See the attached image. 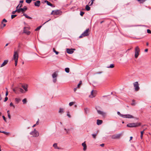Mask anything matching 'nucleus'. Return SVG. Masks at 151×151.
<instances>
[{
  "label": "nucleus",
  "instance_id": "2eb2a0df",
  "mask_svg": "<svg viewBox=\"0 0 151 151\" xmlns=\"http://www.w3.org/2000/svg\"><path fill=\"white\" fill-rule=\"evenodd\" d=\"M40 1L38 0L35 2V5L36 6H39L40 5Z\"/></svg>",
  "mask_w": 151,
  "mask_h": 151
},
{
  "label": "nucleus",
  "instance_id": "9b49d317",
  "mask_svg": "<svg viewBox=\"0 0 151 151\" xmlns=\"http://www.w3.org/2000/svg\"><path fill=\"white\" fill-rule=\"evenodd\" d=\"M73 50H75L74 49H69L68 48L67 49L66 51L69 54H72L73 52Z\"/></svg>",
  "mask_w": 151,
  "mask_h": 151
},
{
  "label": "nucleus",
  "instance_id": "4be33fe9",
  "mask_svg": "<svg viewBox=\"0 0 151 151\" xmlns=\"http://www.w3.org/2000/svg\"><path fill=\"white\" fill-rule=\"evenodd\" d=\"M13 91L15 93H17V91H19V88L16 87L13 89Z\"/></svg>",
  "mask_w": 151,
  "mask_h": 151
},
{
  "label": "nucleus",
  "instance_id": "f704fd0d",
  "mask_svg": "<svg viewBox=\"0 0 151 151\" xmlns=\"http://www.w3.org/2000/svg\"><path fill=\"white\" fill-rule=\"evenodd\" d=\"M114 64H111L109 67H108V68H114Z\"/></svg>",
  "mask_w": 151,
  "mask_h": 151
},
{
  "label": "nucleus",
  "instance_id": "864d4df0",
  "mask_svg": "<svg viewBox=\"0 0 151 151\" xmlns=\"http://www.w3.org/2000/svg\"><path fill=\"white\" fill-rule=\"evenodd\" d=\"M147 32L148 33H151V31L149 29H147Z\"/></svg>",
  "mask_w": 151,
  "mask_h": 151
},
{
  "label": "nucleus",
  "instance_id": "de8ad7c7",
  "mask_svg": "<svg viewBox=\"0 0 151 151\" xmlns=\"http://www.w3.org/2000/svg\"><path fill=\"white\" fill-rule=\"evenodd\" d=\"M97 134H92V137L93 138H96Z\"/></svg>",
  "mask_w": 151,
  "mask_h": 151
},
{
  "label": "nucleus",
  "instance_id": "58836bf2",
  "mask_svg": "<svg viewBox=\"0 0 151 151\" xmlns=\"http://www.w3.org/2000/svg\"><path fill=\"white\" fill-rule=\"evenodd\" d=\"M22 102L23 104H26L27 102V100L26 99H24L22 100Z\"/></svg>",
  "mask_w": 151,
  "mask_h": 151
},
{
  "label": "nucleus",
  "instance_id": "72a5a7b5",
  "mask_svg": "<svg viewBox=\"0 0 151 151\" xmlns=\"http://www.w3.org/2000/svg\"><path fill=\"white\" fill-rule=\"evenodd\" d=\"M2 133L5 134L6 135H9L10 134V133L9 132H6L4 131H2Z\"/></svg>",
  "mask_w": 151,
  "mask_h": 151
},
{
  "label": "nucleus",
  "instance_id": "20e7f679",
  "mask_svg": "<svg viewBox=\"0 0 151 151\" xmlns=\"http://www.w3.org/2000/svg\"><path fill=\"white\" fill-rule=\"evenodd\" d=\"M140 52V49L138 46H137L135 48V55L134 57L136 58H137L139 55V53Z\"/></svg>",
  "mask_w": 151,
  "mask_h": 151
},
{
  "label": "nucleus",
  "instance_id": "bb28decb",
  "mask_svg": "<svg viewBox=\"0 0 151 151\" xmlns=\"http://www.w3.org/2000/svg\"><path fill=\"white\" fill-rule=\"evenodd\" d=\"M82 83V81H79V83L77 85V88H80V86H81V85Z\"/></svg>",
  "mask_w": 151,
  "mask_h": 151
},
{
  "label": "nucleus",
  "instance_id": "7ed1b4c3",
  "mask_svg": "<svg viewBox=\"0 0 151 151\" xmlns=\"http://www.w3.org/2000/svg\"><path fill=\"white\" fill-rule=\"evenodd\" d=\"M13 58L15 60V65L16 66L18 62V54L17 51H15L13 55Z\"/></svg>",
  "mask_w": 151,
  "mask_h": 151
},
{
  "label": "nucleus",
  "instance_id": "6ab92c4d",
  "mask_svg": "<svg viewBox=\"0 0 151 151\" xmlns=\"http://www.w3.org/2000/svg\"><path fill=\"white\" fill-rule=\"evenodd\" d=\"M19 5H20V4H19L16 7L17 12L18 13H20L21 12H22L21 8H19V9H18V8H19Z\"/></svg>",
  "mask_w": 151,
  "mask_h": 151
},
{
  "label": "nucleus",
  "instance_id": "393cba45",
  "mask_svg": "<svg viewBox=\"0 0 151 151\" xmlns=\"http://www.w3.org/2000/svg\"><path fill=\"white\" fill-rule=\"evenodd\" d=\"M23 16H24L25 17L28 19H31L32 18L28 15H27L26 14H24V13H23Z\"/></svg>",
  "mask_w": 151,
  "mask_h": 151
},
{
  "label": "nucleus",
  "instance_id": "bf43d9fd",
  "mask_svg": "<svg viewBox=\"0 0 151 151\" xmlns=\"http://www.w3.org/2000/svg\"><path fill=\"white\" fill-rule=\"evenodd\" d=\"M8 117L10 119H11V116L10 114H8Z\"/></svg>",
  "mask_w": 151,
  "mask_h": 151
},
{
  "label": "nucleus",
  "instance_id": "0eeeda50",
  "mask_svg": "<svg viewBox=\"0 0 151 151\" xmlns=\"http://www.w3.org/2000/svg\"><path fill=\"white\" fill-rule=\"evenodd\" d=\"M62 12L58 10H53L51 13V14L54 15H61Z\"/></svg>",
  "mask_w": 151,
  "mask_h": 151
},
{
  "label": "nucleus",
  "instance_id": "49530a36",
  "mask_svg": "<svg viewBox=\"0 0 151 151\" xmlns=\"http://www.w3.org/2000/svg\"><path fill=\"white\" fill-rule=\"evenodd\" d=\"M7 22V21L5 19H4L1 22V24H3V22Z\"/></svg>",
  "mask_w": 151,
  "mask_h": 151
},
{
  "label": "nucleus",
  "instance_id": "6e6d98bb",
  "mask_svg": "<svg viewBox=\"0 0 151 151\" xmlns=\"http://www.w3.org/2000/svg\"><path fill=\"white\" fill-rule=\"evenodd\" d=\"M8 98L7 97H6L5 98V99H4V102H6V101L7 100H8Z\"/></svg>",
  "mask_w": 151,
  "mask_h": 151
},
{
  "label": "nucleus",
  "instance_id": "2f4dec72",
  "mask_svg": "<svg viewBox=\"0 0 151 151\" xmlns=\"http://www.w3.org/2000/svg\"><path fill=\"white\" fill-rule=\"evenodd\" d=\"M19 91H20L22 93H24V90L22 88H19Z\"/></svg>",
  "mask_w": 151,
  "mask_h": 151
},
{
  "label": "nucleus",
  "instance_id": "69168bd1",
  "mask_svg": "<svg viewBox=\"0 0 151 151\" xmlns=\"http://www.w3.org/2000/svg\"><path fill=\"white\" fill-rule=\"evenodd\" d=\"M77 88H74V91L75 92L77 90Z\"/></svg>",
  "mask_w": 151,
  "mask_h": 151
},
{
  "label": "nucleus",
  "instance_id": "4c0bfd02",
  "mask_svg": "<svg viewBox=\"0 0 151 151\" xmlns=\"http://www.w3.org/2000/svg\"><path fill=\"white\" fill-rule=\"evenodd\" d=\"M53 51L55 53L56 55H58V54L59 52L58 51H56L54 48H53Z\"/></svg>",
  "mask_w": 151,
  "mask_h": 151
},
{
  "label": "nucleus",
  "instance_id": "a18cd8bd",
  "mask_svg": "<svg viewBox=\"0 0 151 151\" xmlns=\"http://www.w3.org/2000/svg\"><path fill=\"white\" fill-rule=\"evenodd\" d=\"M17 15H12L11 16V18L12 19H13L17 16Z\"/></svg>",
  "mask_w": 151,
  "mask_h": 151
},
{
  "label": "nucleus",
  "instance_id": "9d476101",
  "mask_svg": "<svg viewBox=\"0 0 151 151\" xmlns=\"http://www.w3.org/2000/svg\"><path fill=\"white\" fill-rule=\"evenodd\" d=\"M123 118H133L134 117L133 116L130 114L124 115H123Z\"/></svg>",
  "mask_w": 151,
  "mask_h": 151
},
{
  "label": "nucleus",
  "instance_id": "423d86ee",
  "mask_svg": "<svg viewBox=\"0 0 151 151\" xmlns=\"http://www.w3.org/2000/svg\"><path fill=\"white\" fill-rule=\"evenodd\" d=\"M133 85L134 87L135 90L136 91H138L139 89V84L138 82H135L133 83Z\"/></svg>",
  "mask_w": 151,
  "mask_h": 151
},
{
  "label": "nucleus",
  "instance_id": "ddd939ff",
  "mask_svg": "<svg viewBox=\"0 0 151 151\" xmlns=\"http://www.w3.org/2000/svg\"><path fill=\"white\" fill-rule=\"evenodd\" d=\"M8 60H5L2 64L1 65L0 67H3L5 65L8 63Z\"/></svg>",
  "mask_w": 151,
  "mask_h": 151
},
{
  "label": "nucleus",
  "instance_id": "7c9ffc66",
  "mask_svg": "<svg viewBox=\"0 0 151 151\" xmlns=\"http://www.w3.org/2000/svg\"><path fill=\"white\" fill-rule=\"evenodd\" d=\"M85 112L86 114H87L89 112V109L87 108H86L84 109Z\"/></svg>",
  "mask_w": 151,
  "mask_h": 151
},
{
  "label": "nucleus",
  "instance_id": "774afa93",
  "mask_svg": "<svg viewBox=\"0 0 151 151\" xmlns=\"http://www.w3.org/2000/svg\"><path fill=\"white\" fill-rule=\"evenodd\" d=\"M148 49H146L145 50V52H147L148 51Z\"/></svg>",
  "mask_w": 151,
  "mask_h": 151
},
{
  "label": "nucleus",
  "instance_id": "f3484780",
  "mask_svg": "<svg viewBox=\"0 0 151 151\" xmlns=\"http://www.w3.org/2000/svg\"><path fill=\"white\" fill-rule=\"evenodd\" d=\"M82 146L83 147V150L84 151H85L87 149V146L85 142H83L82 144Z\"/></svg>",
  "mask_w": 151,
  "mask_h": 151
},
{
  "label": "nucleus",
  "instance_id": "f257e3e1",
  "mask_svg": "<svg viewBox=\"0 0 151 151\" xmlns=\"http://www.w3.org/2000/svg\"><path fill=\"white\" fill-rule=\"evenodd\" d=\"M90 35V29L89 28H88L84 31L81 34L79 37V38H82L83 37L87 36Z\"/></svg>",
  "mask_w": 151,
  "mask_h": 151
},
{
  "label": "nucleus",
  "instance_id": "412c9836",
  "mask_svg": "<svg viewBox=\"0 0 151 151\" xmlns=\"http://www.w3.org/2000/svg\"><path fill=\"white\" fill-rule=\"evenodd\" d=\"M21 9L22 12L24 13V12L27 9V8L26 6H25L23 8Z\"/></svg>",
  "mask_w": 151,
  "mask_h": 151
},
{
  "label": "nucleus",
  "instance_id": "37998d69",
  "mask_svg": "<svg viewBox=\"0 0 151 151\" xmlns=\"http://www.w3.org/2000/svg\"><path fill=\"white\" fill-rule=\"evenodd\" d=\"M117 114L118 115H119L120 116L122 117H123V115H123V114H121L120 113V112H119V111H118L117 112Z\"/></svg>",
  "mask_w": 151,
  "mask_h": 151
},
{
  "label": "nucleus",
  "instance_id": "0e129e2a",
  "mask_svg": "<svg viewBox=\"0 0 151 151\" xmlns=\"http://www.w3.org/2000/svg\"><path fill=\"white\" fill-rule=\"evenodd\" d=\"M24 1L23 0H21L19 1L20 3H23Z\"/></svg>",
  "mask_w": 151,
  "mask_h": 151
},
{
  "label": "nucleus",
  "instance_id": "a19ab883",
  "mask_svg": "<svg viewBox=\"0 0 151 151\" xmlns=\"http://www.w3.org/2000/svg\"><path fill=\"white\" fill-rule=\"evenodd\" d=\"M69 112L68 111L67 112V116H68L69 118H71V115H70V114H69Z\"/></svg>",
  "mask_w": 151,
  "mask_h": 151
},
{
  "label": "nucleus",
  "instance_id": "4d7b16f0",
  "mask_svg": "<svg viewBox=\"0 0 151 151\" xmlns=\"http://www.w3.org/2000/svg\"><path fill=\"white\" fill-rule=\"evenodd\" d=\"M2 117H3V119H4V121L5 122H6V118L4 116H2Z\"/></svg>",
  "mask_w": 151,
  "mask_h": 151
},
{
  "label": "nucleus",
  "instance_id": "4468645a",
  "mask_svg": "<svg viewBox=\"0 0 151 151\" xmlns=\"http://www.w3.org/2000/svg\"><path fill=\"white\" fill-rule=\"evenodd\" d=\"M26 27H24V29L23 30V33H25L27 34L28 35H29L30 34L31 32L29 31H27L26 29Z\"/></svg>",
  "mask_w": 151,
  "mask_h": 151
},
{
  "label": "nucleus",
  "instance_id": "09e8293b",
  "mask_svg": "<svg viewBox=\"0 0 151 151\" xmlns=\"http://www.w3.org/2000/svg\"><path fill=\"white\" fill-rule=\"evenodd\" d=\"M74 104V102H70L69 103V106H72V105H73Z\"/></svg>",
  "mask_w": 151,
  "mask_h": 151
},
{
  "label": "nucleus",
  "instance_id": "8fccbe9b",
  "mask_svg": "<svg viewBox=\"0 0 151 151\" xmlns=\"http://www.w3.org/2000/svg\"><path fill=\"white\" fill-rule=\"evenodd\" d=\"M84 12H81L80 13V15L81 16H83V15L84 14Z\"/></svg>",
  "mask_w": 151,
  "mask_h": 151
},
{
  "label": "nucleus",
  "instance_id": "39448f33",
  "mask_svg": "<svg viewBox=\"0 0 151 151\" xmlns=\"http://www.w3.org/2000/svg\"><path fill=\"white\" fill-rule=\"evenodd\" d=\"M30 134L33 135V137H37L39 135V132L35 129H34V131L31 132Z\"/></svg>",
  "mask_w": 151,
  "mask_h": 151
},
{
  "label": "nucleus",
  "instance_id": "f03ea898",
  "mask_svg": "<svg viewBox=\"0 0 151 151\" xmlns=\"http://www.w3.org/2000/svg\"><path fill=\"white\" fill-rule=\"evenodd\" d=\"M141 124L140 123H129L127 125V126L129 127H137L140 126Z\"/></svg>",
  "mask_w": 151,
  "mask_h": 151
},
{
  "label": "nucleus",
  "instance_id": "c756f323",
  "mask_svg": "<svg viewBox=\"0 0 151 151\" xmlns=\"http://www.w3.org/2000/svg\"><path fill=\"white\" fill-rule=\"evenodd\" d=\"M86 9L87 11H89L90 9V7L88 5H86Z\"/></svg>",
  "mask_w": 151,
  "mask_h": 151
},
{
  "label": "nucleus",
  "instance_id": "1a4fd4ad",
  "mask_svg": "<svg viewBox=\"0 0 151 151\" xmlns=\"http://www.w3.org/2000/svg\"><path fill=\"white\" fill-rule=\"evenodd\" d=\"M96 94V91L92 90L91 91V94L89 96V97L91 98H93L95 97Z\"/></svg>",
  "mask_w": 151,
  "mask_h": 151
},
{
  "label": "nucleus",
  "instance_id": "603ef678",
  "mask_svg": "<svg viewBox=\"0 0 151 151\" xmlns=\"http://www.w3.org/2000/svg\"><path fill=\"white\" fill-rule=\"evenodd\" d=\"M10 106H12L14 108H15V106L13 104V103L11 102L10 104Z\"/></svg>",
  "mask_w": 151,
  "mask_h": 151
},
{
  "label": "nucleus",
  "instance_id": "ea45409f",
  "mask_svg": "<svg viewBox=\"0 0 151 151\" xmlns=\"http://www.w3.org/2000/svg\"><path fill=\"white\" fill-rule=\"evenodd\" d=\"M146 0H140V1L139 2V3L140 4H143Z\"/></svg>",
  "mask_w": 151,
  "mask_h": 151
},
{
  "label": "nucleus",
  "instance_id": "680f3d73",
  "mask_svg": "<svg viewBox=\"0 0 151 151\" xmlns=\"http://www.w3.org/2000/svg\"><path fill=\"white\" fill-rule=\"evenodd\" d=\"M104 145V144H102L101 145H100V146L102 147H103Z\"/></svg>",
  "mask_w": 151,
  "mask_h": 151
},
{
  "label": "nucleus",
  "instance_id": "338daca9",
  "mask_svg": "<svg viewBox=\"0 0 151 151\" xmlns=\"http://www.w3.org/2000/svg\"><path fill=\"white\" fill-rule=\"evenodd\" d=\"M101 73H102V72H97L96 73V74H99Z\"/></svg>",
  "mask_w": 151,
  "mask_h": 151
},
{
  "label": "nucleus",
  "instance_id": "dca6fc26",
  "mask_svg": "<svg viewBox=\"0 0 151 151\" xmlns=\"http://www.w3.org/2000/svg\"><path fill=\"white\" fill-rule=\"evenodd\" d=\"M22 87L24 90L25 91H27V86L26 85H22Z\"/></svg>",
  "mask_w": 151,
  "mask_h": 151
},
{
  "label": "nucleus",
  "instance_id": "5fc2aeb1",
  "mask_svg": "<svg viewBox=\"0 0 151 151\" xmlns=\"http://www.w3.org/2000/svg\"><path fill=\"white\" fill-rule=\"evenodd\" d=\"M2 24L3 25V26H2V25L1 26V27H5L6 26V24H3H3Z\"/></svg>",
  "mask_w": 151,
  "mask_h": 151
},
{
  "label": "nucleus",
  "instance_id": "6e6552de",
  "mask_svg": "<svg viewBox=\"0 0 151 151\" xmlns=\"http://www.w3.org/2000/svg\"><path fill=\"white\" fill-rule=\"evenodd\" d=\"M121 135V134H115L112 135L111 138L113 139H119Z\"/></svg>",
  "mask_w": 151,
  "mask_h": 151
},
{
  "label": "nucleus",
  "instance_id": "79ce46f5",
  "mask_svg": "<svg viewBox=\"0 0 151 151\" xmlns=\"http://www.w3.org/2000/svg\"><path fill=\"white\" fill-rule=\"evenodd\" d=\"M32 1V0H26V2L28 4H30Z\"/></svg>",
  "mask_w": 151,
  "mask_h": 151
},
{
  "label": "nucleus",
  "instance_id": "3c124183",
  "mask_svg": "<svg viewBox=\"0 0 151 151\" xmlns=\"http://www.w3.org/2000/svg\"><path fill=\"white\" fill-rule=\"evenodd\" d=\"M53 81L54 83H55L57 81V78H53Z\"/></svg>",
  "mask_w": 151,
  "mask_h": 151
},
{
  "label": "nucleus",
  "instance_id": "c03bdc74",
  "mask_svg": "<svg viewBox=\"0 0 151 151\" xmlns=\"http://www.w3.org/2000/svg\"><path fill=\"white\" fill-rule=\"evenodd\" d=\"M91 1V2H89V3H88V5L90 6H91L92 5H93V2L92 1Z\"/></svg>",
  "mask_w": 151,
  "mask_h": 151
},
{
  "label": "nucleus",
  "instance_id": "e433bc0d",
  "mask_svg": "<svg viewBox=\"0 0 151 151\" xmlns=\"http://www.w3.org/2000/svg\"><path fill=\"white\" fill-rule=\"evenodd\" d=\"M41 27L42 26H40L38 27L36 29H35V31H37L39 30H40V29Z\"/></svg>",
  "mask_w": 151,
  "mask_h": 151
},
{
  "label": "nucleus",
  "instance_id": "cd10ccee",
  "mask_svg": "<svg viewBox=\"0 0 151 151\" xmlns=\"http://www.w3.org/2000/svg\"><path fill=\"white\" fill-rule=\"evenodd\" d=\"M20 99L19 98H16L15 99V101L17 102V104H18L20 101Z\"/></svg>",
  "mask_w": 151,
  "mask_h": 151
},
{
  "label": "nucleus",
  "instance_id": "c9c22d12",
  "mask_svg": "<svg viewBox=\"0 0 151 151\" xmlns=\"http://www.w3.org/2000/svg\"><path fill=\"white\" fill-rule=\"evenodd\" d=\"M23 45V44L22 43H19V44H18V47L19 48H21V46Z\"/></svg>",
  "mask_w": 151,
  "mask_h": 151
},
{
  "label": "nucleus",
  "instance_id": "c85d7f7f",
  "mask_svg": "<svg viewBox=\"0 0 151 151\" xmlns=\"http://www.w3.org/2000/svg\"><path fill=\"white\" fill-rule=\"evenodd\" d=\"M64 112V110L61 108H60L59 111V113H62Z\"/></svg>",
  "mask_w": 151,
  "mask_h": 151
},
{
  "label": "nucleus",
  "instance_id": "a878e982",
  "mask_svg": "<svg viewBox=\"0 0 151 151\" xmlns=\"http://www.w3.org/2000/svg\"><path fill=\"white\" fill-rule=\"evenodd\" d=\"M145 130L144 129L143 131H141L140 132V133H141L140 137H141V139H142L143 138V134L144 133V131Z\"/></svg>",
  "mask_w": 151,
  "mask_h": 151
},
{
  "label": "nucleus",
  "instance_id": "473e14b6",
  "mask_svg": "<svg viewBox=\"0 0 151 151\" xmlns=\"http://www.w3.org/2000/svg\"><path fill=\"white\" fill-rule=\"evenodd\" d=\"M65 71L67 73H69V71H70V69H69V68H66L65 69Z\"/></svg>",
  "mask_w": 151,
  "mask_h": 151
},
{
  "label": "nucleus",
  "instance_id": "b1692460",
  "mask_svg": "<svg viewBox=\"0 0 151 151\" xmlns=\"http://www.w3.org/2000/svg\"><path fill=\"white\" fill-rule=\"evenodd\" d=\"M53 147L55 149H59L60 148L57 146V144L56 143H54L53 145Z\"/></svg>",
  "mask_w": 151,
  "mask_h": 151
},
{
  "label": "nucleus",
  "instance_id": "5701e85b",
  "mask_svg": "<svg viewBox=\"0 0 151 151\" xmlns=\"http://www.w3.org/2000/svg\"><path fill=\"white\" fill-rule=\"evenodd\" d=\"M52 76L53 78H56L57 76V74L55 72H54L52 74Z\"/></svg>",
  "mask_w": 151,
  "mask_h": 151
},
{
  "label": "nucleus",
  "instance_id": "f8f14e48",
  "mask_svg": "<svg viewBox=\"0 0 151 151\" xmlns=\"http://www.w3.org/2000/svg\"><path fill=\"white\" fill-rule=\"evenodd\" d=\"M97 110L98 113L99 114H100L102 115V116H105L106 113H104V112L102 111H101L100 110H98L97 109Z\"/></svg>",
  "mask_w": 151,
  "mask_h": 151
},
{
  "label": "nucleus",
  "instance_id": "a211bd4d",
  "mask_svg": "<svg viewBox=\"0 0 151 151\" xmlns=\"http://www.w3.org/2000/svg\"><path fill=\"white\" fill-rule=\"evenodd\" d=\"M45 3H46L47 5L50 6L52 7H54V6H53L52 4L51 3H50L48 1H47V0H45Z\"/></svg>",
  "mask_w": 151,
  "mask_h": 151
},
{
  "label": "nucleus",
  "instance_id": "052dcab7",
  "mask_svg": "<svg viewBox=\"0 0 151 151\" xmlns=\"http://www.w3.org/2000/svg\"><path fill=\"white\" fill-rule=\"evenodd\" d=\"M19 4H20V5L19 6V8H21L22 6V4H20V3Z\"/></svg>",
  "mask_w": 151,
  "mask_h": 151
},
{
  "label": "nucleus",
  "instance_id": "13d9d810",
  "mask_svg": "<svg viewBox=\"0 0 151 151\" xmlns=\"http://www.w3.org/2000/svg\"><path fill=\"white\" fill-rule=\"evenodd\" d=\"M16 12H17L16 10L15 11H13L12 12V14H14Z\"/></svg>",
  "mask_w": 151,
  "mask_h": 151
},
{
  "label": "nucleus",
  "instance_id": "aec40b11",
  "mask_svg": "<svg viewBox=\"0 0 151 151\" xmlns=\"http://www.w3.org/2000/svg\"><path fill=\"white\" fill-rule=\"evenodd\" d=\"M103 121L102 120L98 119L97 120V124L98 125H100L102 124Z\"/></svg>",
  "mask_w": 151,
  "mask_h": 151
},
{
  "label": "nucleus",
  "instance_id": "e2e57ef3",
  "mask_svg": "<svg viewBox=\"0 0 151 151\" xmlns=\"http://www.w3.org/2000/svg\"><path fill=\"white\" fill-rule=\"evenodd\" d=\"M8 91H6V96L8 95Z\"/></svg>",
  "mask_w": 151,
  "mask_h": 151
}]
</instances>
